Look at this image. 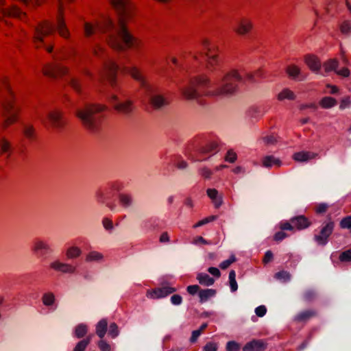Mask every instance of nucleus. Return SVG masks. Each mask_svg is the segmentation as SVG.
<instances>
[{"mask_svg": "<svg viewBox=\"0 0 351 351\" xmlns=\"http://www.w3.org/2000/svg\"><path fill=\"white\" fill-rule=\"evenodd\" d=\"M304 62L312 71H317L321 69V61L315 55L308 54L305 56Z\"/></svg>", "mask_w": 351, "mask_h": 351, "instance_id": "24", "label": "nucleus"}, {"mask_svg": "<svg viewBox=\"0 0 351 351\" xmlns=\"http://www.w3.org/2000/svg\"><path fill=\"white\" fill-rule=\"evenodd\" d=\"M328 209V206L325 204H320L315 206L314 210L316 213L321 214L325 213Z\"/></svg>", "mask_w": 351, "mask_h": 351, "instance_id": "63", "label": "nucleus"}, {"mask_svg": "<svg viewBox=\"0 0 351 351\" xmlns=\"http://www.w3.org/2000/svg\"><path fill=\"white\" fill-rule=\"evenodd\" d=\"M219 152V143L217 141H213L207 143L205 145L200 147L198 150L199 154L203 156H213Z\"/></svg>", "mask_w": 351, "mask_h": 351, "instance_id": "21", "label": "nucleus"}, {"mask_svg": "<svg viewBox=\"0 0 351 351\" xmlns=\"http://www.w3.org/2000/svg\"><path fill=\"white\" fill-rule=\"evenodd\" d=\"M243 80L239 70L232 69L223 74L221 79V84L215 90L210 91L208 95L213 96H224L234 94L238 88V83Z\"/></svg>", "mask_w": 351, "mask_h": 351, "instance_id": "3", "label": "nucleus"}, {"mask_svg": "<svg viewBox=\"0 0 351 351\" xmlns=\"http://www.w3.org/2000/svg\"><path fill=\"white\" fill-rule=\"evenodd\" d=\"M111 5L119 12L118 25L127 23L135 14L136 4L132 0H110Z\"/></svg>", "mask_w": 351, "mask_h": 351, "instance_id": "5", "label": "nucleus"}, {"mask_svg": "<svg viewBox=\"0 0 351 351\" xmlns=\"http://www.w3.org/2000/svg\"><path fill=\"white\" fill-rule=\"evenodd\" d=\"M118 66L112 61L106 62L103 69L99 73L100 80H107L111 86L114 87L117 84V73Z\"/></svg>", "mask_w": 351, "mask_h": 351, "instance_id": "10", "label": "nucleus"}, {"mask_svg": "<svg viewBox=\"0 0 351 351\" xmlns=\"http://www.w3.org/2000/svg\"><path fill=\"white\" fill-rule=\"evenodd\" d=\"M339 259L341 262L351 261V249L341 252L339 255Z\"/></svg>", "mask_w": 351, "mask_h": 351, "instance_id": "50", "label": "nucleus"}, {"mask_svg": "<svg viewBox=\"0 0 351 351\" xmlns=\"http://www.w3.org/2000/svg\"><path fill=\"white\" fill-rule=\"evenodd\" d=\"M337 104V99L329 96L324 97L319 102V106L323 108H330L336 106Z\"/></svg>", "mask_w": 351, "mask_h": 351, "instance_id": "34", "label": "nucleus"}, {"mask_svg": "<svg viewBox=\"0 0 351 351\" xmlns=\"http://www.w3.org/2000/svg\"><path fill=\"white\" fill-rule=\"evenodd\" d=\"M0 92L1 96L15 94L11 88L9 79L6 77H3L0 80Z\"/></svg>", "mask_w": 351, "mask_h": 351, "instance_id": "27", "label": "nucleus"}, {"mask_svg": "<svg viewBox=\"0 0 351 351\" xmlns=\"http://www.w3.org/2000/svg\"><path fill=\"white\" fill-rule=\"evenodd\" d=\"M315 315V312L313 311H306L298 315L295 317V321L297 322H306L310 318Z\"/></svg>", "mask_w": 351, "mask_h": 351, "instance_id": "38", "label": "nucleus"}, {"mask_svg": "<svg viewBox=\"0 0 351 351\" xmlns=\"http://www.w3.org/2000/svg\"><path fill=\"white\" fill-rule=\"evenodd\" d=\"M0 110L4 117L2 128L4 130L18 123L21 119V108L16 106L15 94L0 96Z\"/></svg>", "mask_w": 351, "mask_h": 351, "instance_id": "2", "label": "nucleus"}, {"mask_svg": "<svg viewBox=\"0 0 351 351\" xmlns=\"http://www.w3.org/2000/svg\"><path fill=\"white\" fill-rule=\"evenodd\" d=\"M128 73L135 80L138 82L142 87H147L148 82L142 71L137 67L134 66L128 69Z\"/></svg>", "mask_w": 351, "mask_h": 351, "instance_id": "22", "label": "nucleus"}, {"mask_svg": "<svg viewBox=\"0 0 351 351\" xmlns=\"http://www.w3.org/2000/svg\"><path fill=\"white\" fill-rule=\"evenodd\" d=\"M117 99L116 95H113L110 99V102L113 106L114 109L119 113L127 114L132 110V103L130 101H126L123 103L117 104L115 101Z\"/></svg>", "mask_w": 351, "mask_h": 351, "instance_id": "18", "label": "nucleus"}, {"mask_svg": "<svg viewBox=\"0 0 351 351\" xmlns=\"http://www.w3.org/2000/svg\"><path fill=\"white\" fill-rule=\"evenodd\" d=\"M107 44L113 50L125 51L129 49H140L143 47V40L135 36L129 29L128 25H119L116 34H110L107 38Z\"/></svg>", "mask_w": 351, "mask_h": 351, "instance_id": "1", "label": "nucleus"}, {"mask_svg": "<svg viewBox=\"0 0 351 351\" xmlns=\"http://www.w3.org/2000/svg\"><path fill=\"white\" fill-rule=\"evenodd\" d=\"M277 97L279 101L285 99L294 100L295 99V95L290 89L285 88L278 95Z\"/></svg>", "mask_w": 351, "mask_h": 351, "instance_id": "37", "label": "nucleus"}, {"mask_svg": "<svg viewBox=\"0 0 351 351\" xmlns=\"http://www.w3.org/2000/svg\"><path fill=\"white\" fill-rule=\"evenodd\" d=\"M206 193L217 208L221 206L223 204V199L221 196H219V193L217 189H208Z\"/></svg>", "mask_w": 351, "mask_h": 351, "instance_id": "28", "label": "nucleus"}, {"mask_svg": "<svg viewBox=\"0 0 351 351\" xmlns=\"http://www.w3.org/2000/svg\"><path fill=\"white\" fill-rule=\"evenodd\" d=\"M237 153L232 149H229L224 157V160L230 163H234L237 161Z\"/></svg>", "mask_w": 351, "mask_h": 351, "instance_id": "47", "label": "nucleus"}, {"mask_svg": "<svg viewBox=\"0 0 351 351\" xmlns=\"http://www.w3.org/2000/svg\"><path fill=\"white\" fill-rule=\"evenodd\" d=\"M98 346L101 351H110L111 350L110 345L102 339L98 342Z\"/></svg>", "mask_w": 351, "mask_h": 351, "instance_id": "58", "label": "nucleus"}, {"mask_svg": "<svg viewBox=\"0 0 351 351\" xmlns=\"http://www.w3.org/2000/svg\"><path fill=\"white\" fill-rule=\"evenodd\" d=\"M334 227L335 223L333 221L328 222L322 227L319 234L315 236V241L319 245L326 244L330 236L332 234Z\"/></svg>", "mask_w": 351, "mask_h": 351, "instance_id": "14", "label": "nucleus"}, {"mask_svg": "<svg viewBox=\"0 0 351 351\" xmlns=\"http://www.w3.org/2000/svg\"><path fill=\"white\" fill-rule=\"evenodd\" d=\"M211 84V80L204 74L195 75L189 80V85L195 88H208Z\"/></svg>", "mask_w": 351, "mask_h": 351, "instance_id": "16", "label": "nucleus"}, {"mask_svg": "<svg viewBox=\"0 0 351 351\" xmlns=\"http://www.w3.org/2000/svg\"><path fill=\"white\" fill-rule=\"evenodd\" d=\"M215 293L216 291L215 289H208L200 290L199 291V297L200 298V301L205 302L211 297L214 296Z\"/></svg>", "mask_w": 351, "mask_h": 351, "instance_id": "41", "label": "nucleus"}, {"mask_svg": "<svg viewBox=\"0 0 351 351\" xmlns=\"http://www.w3.org/2000/svg\"><path fill=\"white\" fill-rule=\"evenodd\" d=\"M104 256L101 253L93 251L89 252L86 256V261L88 262L99 261L102 260Z\"/></svg>", "mask_w": 351, "mask_h": 351, "instance_id": "43", "label": "nucleus"}, {"mask_svg": "<svg viewBox=\"0 0 351 351\" xmlns=\"http://www.w3.org/2000/svg\"><path fill=\"white\" fill-rule=\"evenodd\" d=\"M14 152L12 141L6 136L0 137V158L3 155L10 156Z\"/></svg>", "mask_w": 351, "mask_h": 351, "instance_id": "19", "label": "nucleus"}, {"mask_svg": "<svg viewBox=\"0 0 351 351\" xmlns=\"http://www.w3.org/2000/svg\"><path fill=\"white\" fill-rule=\"evenodd\" d=\"M236 261V258L234 255H232L228 260L223 261L220 265L219 267L222 269H227L232 263Z\"/></svg>", "mask_w": 351, "mask_h": 351, "instance_id": "53", "label": "nucleus"}, {"mask_svg": "<svg viewBox=\"0 0 351 351\" xmlns=\"http://www.w3.org/2000/svg\"><path fill=\"white\" fill-rule=\"evenodd\" d=\"M42 300L45 306H51L55 302V295L51 292L46 293L43 295Z\"/></svg>", "mask_w": 351, "mask_h": 351, "instance_id": "45", "label": "nucleus"}, {"mask_svg": "<svg viewBox=\"0 0 351 351\" xmlns=\"http://www.w3.org/2000/svg\"><path fill=\"white\" fill-rule=\"evenodd\" d=\"M108 334L110 335L112 338L116 337L119 334V330L118 326L115 323H112L110 325Z\"/></svg>", "mask_w": 351, "mask_h": 351, "instance_id": "57", "label": "nucleus"}, {"mask_svg": "<svg viewBox=\"0 0 351 351\" xmlns=\"http://www.w3.org/2000/svg\"><path fill=\"white\" fill-rule=\"evenodd\" d=\"M216 219V217L215 216H210V217H208L205 219H203L202 220H200L197 223H196L194 226H193V228H197V227H199L202 225H204L206 223H208L209 222H211V221H213L215 219Z\"/></svg>", "mask_w": 351, "mask_h": 351, "instance_id": "56", "label": "nucleus"}, {"mask_svg": "<svg viewBox=\"0 0 351 351\" xmlns=\"http://www.w3.org/2000/svg\"><path fill=\"white\" fill-rule=\"evenodd\" d=\"M207 327L208 324L206 323H204L200 326V328L198 330H193L190 338V341L191 343H195L199 336L204 332Z\"/></svg>", "mask_w": 351, "mask_h": 351, "instance_id": "42", "label": "nucleus"}, {"mask_svg": "<svg viewBox=\"0 0 351 351\" xmlns=\"http://www.w3.org/2000/svg\"><path fill=\"white\" fill-rule=\"evenodd\" d=\"M22 133L23 136L29 141H34L36 138V130L31 124L25 125Z\"/></svg>", "mask_w": 351, "mask_h": 351, "instance_id": "29", "label": "nucleus"}, {"mask_svg": "<svg viewBox=\"0 0 351 351\" xmlns=\"http://www.w3.org/2000/svg\"><path fill=\"white\" fill-rule=\"evenodd\" d=\"M236 274L234 270L230 271L229 274L230 285L231 290L235 291L237 289V283L236 281Z\"/></svg>", "mask_w": 351, "mask_h": 351, "instance_id": "48", "label": "nucleus"}, {"mask_svg": "<svg viewBox=\"0 0 351 351\" xmlns=\"http://www.w3.org/2000/svg\"><path fill=\"white\" fill-rule=\"evenodd\" d=\"M87 333V326L85 324H79L75 327V335L77 338L84 337Z\"/></svg>", "mask_w": 351, "mask_h": 351, "instance_id": "46", "label": "nucleus"}, {"mask_svg": "<svg viewBox=\"0 0 351 351\" xmlns=\"http://www.w3.org/2000/svg\"><path fill=\"white\" fill-rule=\"evenodd\" d=\"M200 173H201L202 176L204 179H208L213 175L212 171L209 168L206 167H203L200 169Z\"/></svg>", "mask_w": 351, "mask_h": 351, "instance_id": "59", "label": "nucleus"}, {"mask_svg": "<svg viewBox=\"0 0 351 351\" xmlns=\"http://www.w3.org/2000/svg\"><path fill=\"white\" fill-rule=\"evenodd\" d=\"M254 27L252 21L250 18L242 17L233 28V32L238 36L244 37L249 35Z\"/></svg>", "mask_w": 351, "mask_h": 351, "instance_id": "12", "label": "nucleus"}, {"mask_svg": "<svg viewBox=\"0 0 351 351\" xmlns=\"http://www.w3.org/2000/svg\"><path fill=\"white\" fill-rule=\"evenodd\" d=\"M176 291V289L169 286H163L161 287L155 288L149 291L148 294L150 298L153 299H158L166 297Z\"/></svg>", "mask_w": 351, "mask_h": 351, "instance_id": "17", "label": "nucleus"}, {"mask_svg": "<svg viewBox=\"0 0 351 351\" xmlns=\"http://www.w3.org/2000/svg\"><path fill=\"white\" fill-rule=\"evenodd\" d=\"M266 348L265 341L261 339H253L243 347V351H264Z\"/></svg>", "mask_w": 351, "mask_h": 351, "instance_id": "20", "label": "nucleus"}, {"mask_svg": "<svg viewBox=\"0 0 351 351\" xmlns=\"http://www.w3.org/2000/svg\"><path fill=\"white\" fill-rule=\"evenodd\" d=\"M262 164L265 167H271L273 165L279 167L282 165V161L273 156H266L263 158Z\"/></svg>", "mask_w": 351, "mask_h": 351, "instance_id": "30", "label": "nucleus"}, {"mask_svg": "<svg viewBox=\"0 0 351 351\" xmlns=\"http://www.w3.org/2000/svg\"><path fill=\"white\" fill-rule=\"evenodd\" d=\"M81 254L82 251L80 247L72 246L67 249L66 252V256L68 259H73L79 257Z\"/></svg>", "mask_w": 351, "mask_h": 351, "instance_id": "40", "label": "nucleus"}, {"mask_svg": "<svg viewBox=\"0 0 351 351\" xmlns=\"http://www.w3.org/2000/svg\"><path fill=\"white\" fill-rule=\"evenodd\" d=\"M54 32L51 23L44 21L38 23L35 27L33 36V43L35 48L41 49L45 47V38L52 34Z\"/></svg>", "mask_w": 351, "mask_h": 351, "instance_id": "7", "label": "nucleus"}, {"mask_svg": "<svg viewBox=\"0 0 351 351\" xmlns=\"http://www.w3.org/2000/svg\"><path fill=\"white\" fill-rule=\"evenodd\" d=\"M291 222L293 224L294 228L298 230L306 228L311 224L308 219L304 215L293 217Z\"/></svg>", "mask_w": 351, "mask_h": 351, "instance_id": "25", "label": "nucleus"}, {"mask_svg": "<svg viewBox=\"0 0 351 351\" xmlns=\"http://www.w3.org/2000/svg\"><path fill=\"white\" fill-rule=\"evenodd\" d=\"M119 198L121 204L124 206L130 205L132 202L131 197L127 194H120Z\"/></svg>", "mask_w": 351, "mask_h": 351, "instance_id": "51", "label": "nucleus"}, {"mask_svg": "<svg viewBox=\"0 0 351 351\" xmlns=\"http://www.w3.org/2000/svg\"><path fill=\"white\" fill-rule=\"evenodd\" d=\"M42 74L50 79H60L69 73V68L62 64L48 62L41 69Z\"/></svg>", "mask_w": 351, "mask_h": 351, "instance_id": "9", "label": "nucleus"}, {"mask_svg": "<svg viewBox=\"0 0 351 351\" xmlns=\"http://www.w3.org/2000/svg\"><path fill=\"white\" fill-rule=\"evenodd\" d=\"M201 45L203 47L204 49L206 50V51H209V53H212L213 46L212 45L211 42L209 39H203L201 41Z\"/></svg>", "mask_w": 351, "mask_h": 351, "instance_id": "52", "label": "nucleus"}, {"mask_svg": "<svg viewBox=\"0 0 351 351\" xmlns=\"http://www.w3.org/2000/svg\"><path fill=\"white\" fill-rule=\"evenodd\" d=\"M58 15L56 18V29L60 36L65 39L70 38V32L64 20V6L62 0H58Z\"/></svg>", "mask_w": 351, "mask_h": 351, "instance_id": "11", "label": "nucleus"}, {"mask_svg": "<svg viewBox=\"0 0 351 351\" xmlns=\"http://www.w3.org/2000/svg\"><path fill=\"white\" fill-rule=\"evenodd\" d=\"M113 22L108 16H103L93 22H85L84 35L90 37L96 34H104L113 27Z\"/></svg>", "mask_w": 351, "mask_h": 351, "instance_id": "6", "label": "nucleus"}, {"mask_svg": "<svg viewBox=\"0 0 351 351\" xmlns=\"http://www.w3.org/2000/svg\"><path fill=\"white\" fill-rule=\"evenodd\" d=\"M338 66L339 61L336 58L329 59L327 61H326L323 64V67L326 73H329L331 71L336 72Z\"/></svg>", "mask_w": 351, "mask_h": 351, "instance_id": "32", "label": "nucleus"}, {"mask_svg": "<svg viewBox=\"0 0 351 351\" xmlns=\"http://www.w3.org/2000/svg\"><path fill=\"white\" fill-rule=\"evenodd\" d=\"M340 226L342 228H348L351 231V216L344 217L340 222Z\"/></svg>", "mask_w": 351, "mask_h": 351, "instance_id": "55", "label": "nucleus"}, {"mask_svg": "<svg viewBox=\"0 0 351 351\" xmlns=\"http://www.w3.org/2000/svg\"><path fill=\"white\" fill-rule=\"evenodd\" d=\"M317 156V154L311 152H296L293 155V158L296 162H306L309 160L315 158Z\"/></svg>", "mask_w": 351, "mask_h": 351, "instance_id": "26", "label": "nucleus"}, {"mask_svg": "<svg viewBox=\"0 0 351 351\" xmlns=\"http://www.w3.org/2000/svg\"><path fill=\"white\" fill-rule=\"evenodd\" d=\"M43 123L49 128L62 130L66 125L67 121L62 110L52 109L47 113L43 120Z\"/></svg>", "mask_w": 351, "mask_h": 351, "instance_id": "8", "label": "nucleus"}, {"mask_svg": "<svg viewBox=\"0 0 351 351\" xmlns=\"http://www.w3.org/2000/svg\"><path fill=\"white\" fill-rule=\"evenodd\" d=\"M275 278L282 282H286L290 279V274L286 271H280L275 274Z\"/></svg>", "mask_w": 351, "mask_h": 351, "instance_id": "49", "label": "nucleus"}, {"mask_svg": "<svg viewBox=\"0 0 351 351\" xmlns=\"http://www.w3.org/2000/svg\"><path fill=\"white\" fill-rule=\"evenodd\" d=\"M108 328V322L106 319L100 320L96 326V333L101 338L103 339Z\"/></svg>", "mask_w": 351, "mask_h": 351, "instance_id": "35", "label": "nucleus"}, {"mask_svg": "<svg viewBox=\"0 0 351 351\" xmlns=\"http://www.w3.org/2000/svg\"><path fill=\"white\" fill-rule=\"evenodd\" d=\"M205 54L207 58L205 63L206 70L210 73H214L219 70L221 64L219 55L210 53L209 51H206Z\"/></svg>", "mask_w": 351, "mask_h": 351, "instance_id": "15", "label": "nucleus"}, {"mask_svg": "<svg viewBox=\"0 0 351 351\" xmlns=\"http://www.w3.org/2000/svg\"><path fill=\"white\" fill-rule=\"evenodd\" d=\"M107 108L104 104H88L83 109L76 112V116L80 119L83 125L90 132L99 130L100 123L95 119L97 113L103 112Z\"/></svg>", "mask_w": 351, "mask_h": 351, "instance_id": "4", "label": "nucleus"}, {"mask_svg": "<svg viewBox=\"0 0 351 351\" xmlns=\"http://www.w3.org/2000/svg\"><path fill=\"white\" fill-rule=\"evenodd\" d=\"M90 342V337H87L86 339L78 342L73 351H84Z\"/></svg>", "mask_w": 351, "mask_h": 351, "instance_id": "44", "label": "nucleus"}, {"mask_svg": "<svg viewBox=\"0 0 351 351\" xmlns=\"http://www.w3.org/2000/svg\"><path fill=\"white\" fill-rule=\"evenodd\" d=\"M182 97L186 99H192L197 97V92L195 87L190 85L189 87L183 88L181 90Z\"/></svg>", "mask_w": 351, "mask_h": 351, "instance_id": "33", "label": "nucleus"}, {"mask_svg": "<svg viewBox=\"0 0 351 351\" xmlns=\"http://www.w3.org/2000/svg\"><path fill=\"white\" fill-rule=\"evenodd\" d=\"M1 14L7 18L15 19L24 22L27 21V13L23 12L22 9L16 4H12L5 8L4 10H1Z\"/></svg>", "mask_w": 351, "mask_h": 351, "instance_id": "13", "label": "nucleus"}, {"mask_svg": "<svg viewBox=\"0 0 351 351\" xmlns=\"http://www.w3.org/2000/svg\"><path fill=\"white\" fill-rule=\"evenodd\" d=\"M102 223L104 227L108 230H111L113 228L112 221L108 217L104 218Z\"/></svg>", "mask_w": 351, "mask_h": 351, "instance_id": "60", "label": "nucleus"}, {"mask_svg": "<svg viewBox=\"0 0 351 351\" xmlns=\"http://www.w3.org/2000/svg\"><path fill=\"white\" fill-rule=\"evenodd\" d=\"M285 72L289 77L296 78L300 74V69L298 66L291 64L285 68Z\"/></svg>", "mask_w": 351, "mask_h": 351, "instance_id": "36", "label": "nucleus"}, {"mask_svg": "<svg viewBox=\"0 0 351 351\" xmlns=\"http://www.w3.org/2000/svg\"><path fill=\"white\" fill-rule=\"evenodd\" d=\"M50 268L62 273L73 274L75 272L76 268L70 264L62 263L56 261L50 264Z\"/></svg>", "mask_w": 351, "mask_h": 351, "instance_id": "23", "label": "nucleus"}, {"mask_svg": "<svg viewBox=\"0 0 351 351\" xmlns=\"http://www.w3.org/2000/svg\"><path fill=\"white\" fill-rule=\"evenodd\" d=\"M150 104L154 108H159L162 106L168 104L169 101L162 95H157L152 97Z\"/></svg>", "mask_w": 351, "mask_h": 351, "instance_id": "31", "label": "nucleus"}, {"mask_svg": "<svg viewBox=\"0 0 351 351\" xmlns=\"http://www.w3.org/2000/svg\"><path fill=\"white\" fill-rule=\"evenodd\" d=\"M226 350L227 351H239L240 345L234 341H229L227 343Z\"/></svg>", "mask_w": 351, "mask_h": 351, "instance_id": "54", "label": "nucleus"}, {"mask_svg": "<svg viewBox=\"0 0 351 351\" xmlns=\"http://www.w3.org/2000/svg\"><path fill=\"white\" fill-rule=\"evenodd\" d=\"M336 73L342 77H348L350 75V71L348 68L344 67L340 70H337Z\"/></svg>", "mask_w": 351, "mask_h": 351, "instance_id": "61", "label": "nucleus"}, {"mask_svg": "<svg viewBox=\"0 0 351 351\" xmlns=\"http://www.w3.org/2000/svg\"><path fill=\"white\" fill-rule=\"evenodd\" d=\"M204 351H217V343L213 342H208L204 346Z\"/></svg>", "mask_w": 351, "mask_h": 351, "instance_id": "64", "label": "nucleus"}, {"mask_svg": "<svg viewBox=\"0 0 351 351\" xmlns=\"http://www.w3.org/2000/svg\"><path fill=\"white\" fill-rule=\"evenodd\" d=\"M340 29L342 33L348 34L351 32V24L348 21H345L341 25Z\"/></svg>", "mask_w": 351, "mask_h": 351, "instance_id": "62", "label": "nucleus"}, {"mask_svg": "<svg viewBox=\"0 0 351 351\" xmlns=\"http://www.w3.org/2000/svg\"><path fill=\"white\" fill-rule=\"evenodd\" d=\"M197 279L201 285L205 286L212 285L215 282V280L207 274H199Z\"/></svg>", "mask_w": 351, "mask_h": 351, "instance_id": "39", "label": "nucleus"}]
</instances>
